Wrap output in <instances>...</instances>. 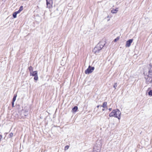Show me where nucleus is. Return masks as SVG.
I'll use <instances>...</instances> for the list:
<instances>
[{"mask_svg": "<svg viewBox=\"0 0 152 152\" xmlns=\"http://www.w3.org/2000/svg\"><path fill=\"white\" fill-rule=\"evenodd\" d=\"M133 39H130L127 41L126 42L125 46L126 47H129L130 46L132 42Z\"/></svg>", "mask_w": 152, "mask_h": 152, "instance_id": "obj_7", "label": "nucleus"}, {"mask_svg": "<svg viewBox=\"0 0 152 152\" xmlns=\"http://www.w3.org/2000/svg\"><path fill=\"white\" fill-rule=\"evenodd\" d=\"M9 136L10 137H12L13 136V133L12 132L10 133L9 134Z\"/></svg>", "mask_w": 152, "mask_h": 152, "instance_id": "obj_18", "label": "nucleus"}, {"mask_svg": "<svg viewBox=\"0 0 152 152\" xmlns=\"http://www.w3.org/2000/svg\"><path fill=\"white\" fill-rule=\"evenodd\" d=\"M99 106H100V105H97V108H98L99 107Z\"/></svg>", "mask_w": 152, "mask_h": 152, "instance_id": "obj_25", "label": "nucleus"}, {"mask_svg": "<svg viewBox=\"0 0 152 152\" xmlns=\"http://www.w3.org/2000/svg\"><path fill=\"white\" fill-rule=\"evenodd\" d=\"M148 94L149 96H152V90H150L148 92Z\"/></svg>", "mask_w": 152, "mask_h": 152, "instance_id": "obj_15", "label": "nucleus"}, {"mask_svg": "<svg viewBox=\"0 0 152 152\" xmlns=\"http://www.w3.org/2000/svg\"><path fill=\"white\" fill-rule=\"evenodd\" d=\"M94 69V67H91L89 66L88 68L85 70V73L86 74H89L92 72Z\"/></svg>", "mask_w": 152, "mask_h": 152, "instance_id": "obj_4", "label": "nucleus"}, {"mask_svg": "<svg viewBox=\"0 0 152 152\" xmlns=\"http://www.w3.org/2000/svg\"><path fill=\"white\" fill-rule=\"evenodd\" d=\"M31 75L34 76V79L35 80H37L38 79V77L37 76V71H35L31 72V74H30Z\"/></svg>", "mask_w": 152, "mask_h": 152, "instance_id": "obj_6", "label": "nucleus"}, {"mask_svg": "<svg viewBox=\"0 0 152 152\" xmlns=\"http://www.w3.org/2000/svg\"><path fill=\"white\" fill-rule=\"evenodd\" d=\"M101 107H102L103 108H107V102H104L102 105L101 106Z\"/></svg>", "mask_w": 152, "mask_h": 152, "instance_id": "obj_9", "label": "nucleus"}, {"mask_svg": "<svg viewBox=\"0 0 152 152\" xmlns=\"http://www.w3.org/2000/svg\"><path fill=\"white\" fill-rule=\"evenodd\" d=\"M119 39V38L118 37H117L114 40V42H116L118 40V39Z\"/></svg>", "mask_w": 152, "mask_h": 152, "instance_id": "obj_20", "label": "nucleus"}, {"mask_svg": "<svg viewBox=\"0 0 152 152\" xmlns=\"http://www.w3.org/2000/svg\"><path fill=\"white\" fill-rule=\"evenodd\" d=\"M17 14V13H16V12H15L13 13V16L14 18H16Z\"/></svg>", "mask_w": 152, "mask_h": 152, "instance_id": "obj_14", "label": "nucleus"}, {"mask_svg": "<svg viewBox=\"0 0 152 152\" xmlns=\"http://www.w3.org/2000/svg\"><path fill=\"white\" fill-rule=\"evenodd\" d=\"M69 148V146L68 145H66V146L65 147L64 150H67Z\"/></svg>", "mask_w": 152, "mask_h": 152, "instance_id": "obj_19", "label": "nucleus"}, {"mask_svg": "<svg viewBox=\"0 0 152 152\" xmlns=\"http://www.w3.org/2000/svg\"><path fill=\"white\" fill-rule=\"evenodd\" d=\"M105 44L102 42H99L93 50V52L96 54L99 53Z\"/></svg>", "mask_w": 152, "mask_h": 152, "instance_id": "obj_1", "label": "nucleus"}, {"mask_svg": "<svg viewBox=\"0 0 152 152\" xmlns=\"http://www.w3.org/2000/svg\"><path fill=\"white\" fill-rule=\"evenodd\" d=\"M151 68H149L148 75L145 77L146 80V83L147 84H149L152 82V65H150Z\"/></svg>", "mask_w": 152, "mask_h": 152, "instance_id": "obj_3", "label": "nucleus"}, {"mask_svg": "<svg viewBox=\"0 0 152 152\" xmlns=\"http://www.w3.org/2000/svg\"><path fill=\"white\" fill-rule=\"evenodd\" d=\"M2 138V136L1 135H0V140H1V139Z\"/></svg>", "mask_w": 152, "mask_h": 152, "instance_id": "obj_23", "label": "nucleus"}, {"mask_svg": "<svg viewBox=\"0 0 152 152\" xmlns=\"http://www.w3.org/2000/svg\"><path fill=\"white\" fill-rule=\"evenodd\" d=\"M20 12H21L19 10L18 11L15 12H16L17 14L20 13Z\"/></svg>", "mask_w": 152, "mask_h": 152, "instance_id": "obj_22", "label": "nucleus"}, {"mask_svg": "<svg viewBox=\"0 0 152 152\" xmlns=\"http://www.w3.org/2000/svg\"><path fill=\"white\" fill-rule=\"evenodd\" d=\"M47 7L50 8L52 7L53 1L52 0H46Z\"/></svg>", "mask_w": 152, "mask_h": 152, "instance_id": "obj_5", "label": "nucleus"}, {"mask_svg": "<svg viewBox=\"0 0 152 152\" xmlns=\"http://www.w3.org/2000/svg\"><path fill=\"white\" fill-rule=\"evenodd\" d=\"M111 110H112V108H110L109 109V110L110 111H111Z\"/></svg>", "mask_w": 152, "mask_h": 152, "instance_id": "obj_24", "label": "nucleus"}, {"mask_svg": "<svg viewBox=\"0 0 152 152\" xmlns=\"http://www.w3.org/2000/svg\"><path fill=\"white\" fill-rule=\"evenodd\" d=\"M113 87L115 88V89L116 88V87L117 86V83H114V84L113 86Z\"/></svg>", "mask_w": 152, "mask_h": 152, "instance_id": "obj_17", "label": "nucleus"}, {"mask_svg": "<svg viewBox=\"0 0 152 152\" xmlns=\"http://www.w3.org/2000/svg\"><path fill=\"white\" fill-rule=\"evenodd\" d=\"M23 6H21L20 8H19V10L21 12L23 10Z\"/></svg>", "mask_w": 152, "mask_h": 152, "instance_id": "obj_16", "label": "nucleus"}, {"mask_svg": "<svg viewBox=\"0 0 152 152\" xmlns=\"http://www.w3.org/2000/svg\"><path fill=\"white\" fill-rule=\"evenodd\" d=\"M77 109V107L76 106H75L72 109V110L74 112H76Z\"/></svg>", "mask_w": 152, "mask_h": 152, "instance_id": "obj_10", "label": "nucleus"}, {"mask_svg": "<svg viewBox=\"0 0 152 152\" xmlns=\"http://www.w3.org/2000/svg\"><path fill=\"white\" fill-rule=\"evenodd\" d=\"M121 112L118 109L114 110L109 114V116L110 117H114L117 118L119 120L121 119Z\"/></svg>", "mask_w": 152, "mask_h": 152, "instance_id": "obj_2", "label": "nucleus"}, {"mask_svg": "<svg viewBox=\"0 0 152 152\" xmlns=\"http://www.w3.org/2000/svg\"><path fill=\"white\" fill-rule=\"evenodd\" d=\"M101 150V148L100 146L97 147L96 146H95L93 148L94 152H100Z\"/></svg>", "mask_w": 152, "mask_h": 152, "instance_id": "obj_8", "label": "nucleus"}, {"mask_svg": "<svg viewBox=\"0 0 152 152\" xmlns=\"http://www.w3.org/2000/svg\"><path fill=\"white\" fill-rule=\"evenodd\" d=\"M28 69L30 71V74H31V72L33 71V67L31 66L28 67Z\"/></svg>", "mask_w": 152, "mask_h": 152, "instance_id": "obj_11", "label": "nucleus"}, {"mask_svg": "<svg viewBox=\"0 0 152 152\" xmlns=\"http://www.w3.org/2000/svg\"><path fill=\"white\" fill-rule=\"evenodd\" d=\"M14 102H12V107H14Z\"/></svg>", "mask_w": 152, "mask_h": 152, "instance_id": "obj_21", "label": "nucleus"}, {"mask_svg": "<svg viewBox=\"0 0 152 152\" xmlns=\"http://www.w3.org/2000/svg\"><path fill=\"white\" fill-rule=\"evenodd\" d=\"M118 11V10H117V9H115V10H112L111 11V13H116L117 12V11Z\"/></svg>", "mask_w": 152, "mask_h": 152, "instance_id": "obj_12", "label": "nucleus"}, {"mask_svg": "<svg viewBox=\"0 0 152 152\" xmlns=\"http://www.w3.org/2000/svg\"><path fill=\"white\" fill-rule=\"evenodd\" d=\"M17 95L16 94L14 95L13 98L12 99V102H15L16 99Z\"/></svg>", "mask_w": 152, "mask_h": 152, "instance_id": "obj_13", "label": "nucleus"}, {"mask_svg": "<svg viewBox=\"0 0 152 152\" xmlns=\"http://www.w3.org/2000/svg\"><path fill=\"white\" fill-rule=\"evenodd\" d=\"M104 110H104V109H102V111H104Z\"/></svg>", "mask_w": 152, "mask_h": 152, "instance_id": "obj_26", "label": "nucleus"}]
</instances>
